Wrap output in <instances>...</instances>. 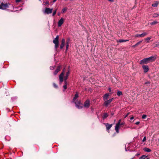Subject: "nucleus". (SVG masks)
I'll list each match as a JSON object with an SVG mask.
<instances>
[{
	"label": "nucleus",
	"mask_w": 159,
	"mask_h": 159,
	"mask_svg": "<svg viewBox=\"0 0 159 159\" xmlns=\"http://www.w3.org/2000/svg\"><path fill=\"white\" fill-rule=\"evenodd\" d=\"M59 36L57 35L56 36V38L53 40V42L55 44L54 48L55 49H57L59 46Z\"/></svg>",
	"instance_id": "nucleus-1"
},
{
	"label": "nucleus",
	"mask_w": 159,
	"mask_h": 159,
	"mask_svg": "<svg viewBox=\"0 0 159 159\" xmlns=\"http://www.w3.org/2000/svg\"><path fill=\"white\" fill-rule=\"evenodd\" d=\"M66 71V68H64L62 70L61 74L59 75V79L60 84H61L62 82L63 81V76L64 75V73Z\"/></svg>",
	"instance_id": "nucleus-2"
},
{
	"label": "nucleus",
	"mask_w": 159,
	"mask_h": 159,
	"mask_svg": "<svg viewBox=\"0 0 159 159\" xmlns=\"http://www.w3.org/2000/svg\"><path fill=\"white\" fill-rule=\"evenodd\" d=\"M10 4L9 3H4L3 2H2L0 5V9L2 10H5L7 8H8L9 7V5Z\"/></svg>",
	"instance_id": "nucleus-3"
},
{
	"label": "nucleus",
	"mask_w": 159,
	"mask_h": 159,
	"mask_svg": "<svg viewBox=\"0 0 159 159\" xmlns=\"http://www.w3.org/2000/svg\"><path fill=\"white\" fill-rule=\"evenodd\" d=\"M149 62V57L143 59L142 60H141L139 62V64H146L148 63Z\"/></svg>",
	"instance_id": "nucleus-4"
},
{
	"label": "nucleus",
	"mask_w": 159,
	"mask_h": 159,
	"mask_svg": "<svg viewBox=\"0 0 159 159\" xmlns=\"http://www.w3.org/2000/svg\"><path fill=\"white\" fill-rule=\"evenodd\" d=\"M113 99V98H112L108 100L104 101L105 102L103 103V105L106 107H107L108 105L112 102Z\"/></svg>",
	"instance_id": "nucleus-5"
},
{
	"label": "nucleus",
	"mask_w": 159,
	"mask_h": 159,
	"mask_svg": "<svg viewBox=\"0 0 159 159\" xmlns=\"http://www.w3.org/2000/svg\"><path fill=\"white\" fill-rule=\"evenodd\" d=\"M84 107H85L88 108L90 106V101L89 99H87L84 102Z\"/></svg>",
	"instance_id": "nucleus-6"
},
{
	"label": "nucleus",
	"mask_w": 159,
	"mask_h": 159,
	"mask_svg": "<svg viewBox=\"0 0 159 159\" xmlns=\"http://www.w3.org/2000/svg\"><path fill=\"white\" fill-rule=\"evenodd\" d=\"M52 9H50L48 7H46L44 13L47 14L51 13L52 12Z\"/></svg>",
	"instance_id": "nucleus-7"
},
{
	"label": "nucleus",
	"mask_w": 159,
	"mask_h": 159,
	"mask_svg": "<svg viewBox=\"0 0 159 159\" xmlns=\"http://www.w3.org/2000/svg\"><path fill=\"white\" fill-rule=\"evenodd\" d=\"M80 101L77 100L76 102L75 101V106L78 109L81 108L82 107L80 106Z\"/></svg>",
	"instance_id": "nucleus-8"
},
{
	"label": "nucleus",
	"mask_w": 159,
	"mask_h": 159,
	"mask_svg": "<svg viewBox=\"0 0 159 159\" xmlns=\"http://www.w3.org/2000/svg\"><path fill=\"white\" fill-rule=\"evenodd\" d=\"M70 43V38H68L67 39L66 41V51L68 50L69 48V44Z\"/></svg>",
	"instance_id": "nucleus-9"
},
{
	"label": "nucleus",
	"mask_w": 159,
	"mask_h": 159,
	"mask_svg": "<svg viewBox=\"0 0 159 159\" xmlns=\"http://www.w3.org/2000/svg\"><path fill=\"white\" fill-rule=\"evenodd\" d=\"M65 42V40L64 39H62L61 41V43L60 46V48L62 49L64 46Z\"/></svg>",
	"instance_id": "nucleus-10"
},
{
	"label": "nucleus",
	"mask_w": 159,
	"mask_h": 159,
	"mask_svg": "<svg viewBox=\"0 0 159 159\" xmlns=\"http://www.w3.org/2000/svg\"><path fill=\"white\" fill-rule=\"evenodd\" d=\"M61 68V66H58L56 70L54 72L53 74L54 75H56L57 73L60 71Z\"/></svg>",
	"instance_id": "nucleus-11"
},
{
	"label": "nucleus",
	"mask_w": 159,
	"mask_h": 159,
	"mask_svg": "<svg viewBox=\"0 0 159 159\" xmlns=\"http://www.w3.org/2000/svg\"><path fill=\"white\" fill-rule=\"evenodd\" d=\"M107 130H109L113 125L112 124H109L108 123H104Z\"/></svg>",
	"instance_id": "nucleus-12"
},
{
	"label": "nucleus",
	"mask_w": 159,
	"mask_h": 159,
	"mask_svg": "<svg viewBox=\"0 0 159 159\" xmlns=\"http://www.w3.org/2000/svg\"><path fill=\"white\" fill-rule=\"evenodd\" d=\"M70 71L69 70H68V71L66 72V75L64 77V79H63V80L64 81H66L67 80L68 78V77L70 75Z\"/></svg>",
	"instance_id": "nucleus-13"
},
{
	"label": "nucleus",
	"mask_w": 159,
	"mask_h": 159,
	"mask_svg": "<svg viewBox=\"0 0 159 159\" xmlns=\"http://www.w3.org/2000/svg\"><path fill=\"white\" fill-rule=\"evenodd\" d=\"M64 21L63 19L61 18L58 21V27H60L62 25Z\"/></svg>",
	"instance_id": "nucleus-14"
},
{
	"label": "nucleus",
	"mask_w": 159,
	"mask_h": 159,
	"mask_svg": "<svg viewBox=\"0 0 159 159\" xmlns=\"http://www.w3.org/2000/svg\"><path fill=\"white\" fill-rule=\"evenodd\" d=\"M142 67L144 70V73L147 72L149 70V68L148 66L143 65Z\"/></svg>",
	"instance_id": "nucleus-15"
},
{
	"label": "nucleus",
	"mask_w": 159,
	"mask_h": 159,
	"mask_svg": "<svg viewBox=\"0 0 159 159\" xmlns=\"http://www.w3.org/2000/svg\"><path fill=\"white\" fill-rule=\"evenodd\" d=\"M120 125L118 124L117 123L116 124V125L115 127V129L116 131V132L117 133H119V128H120Z\"/></svg>",
	"instance_id": "nucleus-16"
},
{
	"label": "nucleus",
	"mask_w": 159,
	"mask_h": 159,
	"mask_svg": "<svg viewBox=\"0 0 159 159\" xmlns=\"http://www.w3.org/2000/svg\"><path fill=\"white\" fill-rule=\"evenodd\" d=\"M156 55H154L150 57V62H152L154 61L156 59Z\"/></svg>",
	"instance_id": "nucleus-17"
},
{
	"label": "nucleus",
	"mask_w": 159,
	"mask_h": 159,
	"mask_svg": "<svg viewBox=\"0 0 159 159\" xmlns=\"http://www.w3.org/2000/svg\"><path fill=\"white\" fill-rule=\"evenodd\" d=\"M109 96V94L106 93L103 96V100L105 101L108 100Z\"/></svg>",
	"instance_id": "nucleus-18"
},
{
	"label": "nucleus",
	"mask_w": 159,
	"mask_h": 159,
	"mask_svg": "<svg viewBox=\"0 0 159 159\" xmlns=\"http://www.w3.org/2000/svg\"><path fill=\"white\" fill-rule=\"evenodd\" d=\"M159 4V2L157 1L154 2V3L152 4V6L153 7H156Z\"/></svg>",
	"instance_id": "nucleus-19"
},
{
	"label": "nucleus",
	"mask_w": 159,
	"mask_h": 159,
	"mask_svg": "<svg viewBox=\"0 0 159 159\" xmlns=\"http://www.w3.org/2000/svg\"><path fill=\"white\" fill-rule=\"evenodd\" d=\"M64 84L63 87L64 89L63 91H64V90H65L67 89V81H64Z\"/></svg>",
	"instance_id": "nucleus-20"
},
{
	"label": "nucleus",
	"mask_w": 159,
	"mask_h": 159,
	"mask_svg": "<svg viewBox=\"0 0 159 159\" xmlns=\"http://www.w3.org/2000/svg\"><path fill=\"white\" fill-rule=\"evenodd\" d=\"M108 116V115L107 113H104L102 116V118L104 120L107 118Z\"/></svg>",
	"instance_id": "nucleus-21"
},
{
	"label": "nucleus",
	"mask_w": 159,
	"mask_h": 159,
	"mask_svg": "<svg viewBox=\"0 0 159 159\" xmlns=\"http://www.w3.org/2000/svg\"><path fill=\"white\" fill-rule=\"evenodd\" d=\"M128 41H129L128 40H124V39H120L119 40L117 41V42H119V43H122V42H126Z\"/></svg>",
	"instance_id": "nucleus-22"
},
{
	"label": "nucleus",
	"mask_w": 159,
	"mask_h": 159,
	"mask_svg": "<svg viewBox=\"0 0 159 159\" xmlns=\"http://www.w3.org/2000/svg\"><path fill=\"white\" fill-rule=\"evenodd\" d=\"M78 94L77 93L75 95V96L73 98V101L74 102L75 101V100L78 98Z\"/></svg>",
	"instance_id": "nucleus-23"
},
{
	"label": "nucleus",
	"mask_w": 159,
	"mask_h": 159,
	"mask_svg": "<svg viewBox=\"0 0 159 159\" xmlns=\"http://www.w3.org/2000/svg\"><path fill=\"white\" fill-rule=\"evenodd\" d=\"M147 34L145 32L143 33L142 34H140V37H144Z\"/></svg>",
	"instance_id": "nucleus-24"
},
{
	"label": "nucleus",
	"mask_w": 159,
	"mask_h": 159,
	"mask_svg": "<svg viewBox=\"0 0 159 159\" xmlns=\"http://www.w3.org/2000/svg\"><path fill=\"white\" fill-rule=\"evenodd\" d=\"M67 10V7H65L63 8L62 11H61V13H64Z\"/></svg>",
	"instance_id": "nucleus-25"
},
{
	"label": "nucleus",
	"mask_w": 159,
	"mask_h": 159,
	"mask_svg": "<svg viewBox=\"0 0 159 159\" xmlns=\"http://www.w3.org/2000/svg\"><path fill=\"white\" fill-rule=\"evenodd\" d=\"M153 16L154 17H156L159 16V14L157 13H154L153 14Z\"/></svg>",
	"instance_id": "nucleus-26"
},
{
	"label": "nucleus",
	"mask_w": 159,
	"mask_h": 159,
	"mask_svg": "<svg viewBox=\"0 0 159 159\" xmlns=\"http://www.w3.org/2000/svg\"><path fill=\"white\" fill-rule=\"evenodd\" d=\"M122 92L121 91H118L117 93V95L118 96L122 95Z\"/></svg>",
	"instance_id": "nucleus-27"
},
{
	"label": "nucleus",
	"mask_w": 159,
	"mask_h": 159,
	"mask_svg": "<svg viewBox=\"0 0 159 159\" xmlns=\"http://www.w3.org/2000/svg\"><path fill=\"white\" fill-rule=\"evenodd\" d=\"M53 87L55 88L56 89H57V88H58V86L55 83H53Z\"/></svg>",
	"instance_id": "nucleus-28"
},
{
	"label": "nucleus",
	"mask_w": 159,
	"mask_h": 159,
	"mask_svg": "<svg viewBox=\"0 0 159 159\" xmlns=\"http://www.w3.org/2000/svg\"><path fill=\"white\" fill-rule=\"evenodd\" d=\"M157 23V21H155L151 23V24L152 25H154Z\"/></svg>",
	"instance_id": "nucleus-29"
},
{
	"label": "nucleus",
	"mask_w": 159,
	"mask_h": 159,
	"mask_svg": "<svg viewBox=\"0 0 159 159\" xmlns=\"http://www.w3.org/2000/svg\"><path fill=\"white\" fill-rule=\"evenodd\" d=\"M147 157V156H146L145 155H143L140 158L142 159H145Z\"/></svg>",
	"instance_id": "nucleus-30"
},
{
	"label": "nucleus",
	"mask_w": 159,
	"mask_h": 159,
	"mask_svg": "<svg viewBox=\"0 0 159 159\" xmlns=\"http://www.w3.org/2000/svg\"><path fill=\"white\" fill-rule=\"evenodd\" d=\"M44 5L46 6L47 7H48L49 5V2L48 1H47L45 3Z\"/></svg>",
	"instance_id": "nucleus-31"
},
{
	"label": "nucleus",
	"mask_w": 159,
	"mask_h": 159,
	"mask_svg": "<svg viewBox=\"0 0 159 159\" xmlns=\"http://www.w3.org/2000/svg\"><path fill=\"white\" fill-rule=\"evenodd\" d=\"M57 10V9L54 11L52 15V16H54L56 14Z\"/></svg>",
	"instance_id": "nucleus-32"
},
{
	"label": "nucleus",
	"mask_w": 159,
	"mask_h": 159,
	"mask_svg": "<svg viewBox=\"0 0 159 159\" xmlns=\"http://www.w3.org/2000/svg\"><path fill=\"white\" fill-rule=\"evenodd\" d=\"M143 150L144 151L149 152V148H144L143 149Z\"/></svg>",
	"instance_id": "nucleus-33"
},
{
	"label": "nucleus",
	"mask_w": 159,
	"mask_h": 159,
	"mask_svg": "<svg viewBox=\"0 0 159 159\" xmlns=\"http://www.w3.org/2000/svg\"><path fill=\"white\" fill-rule=\"evenodd\" d=\"M147 116L146 115H143L142 116L143 119H144L146 118Z\"/></svg>",
	"instance_id": "nucleus-34"
},
{
	"label": "nucleus",
	"mask_w": 159,
	"mask_h": 159,
	"mask_svg": "<svg viewBox=\"0 0 159 159\" xmlns=\"http://www.w3.org/2000/svg\"><path fill=\"white\" fill-rule=\"evenodd\" d=\"M141 41H139L138 43H137L136 44H135V45H139V44H140L141 43Z\"/></svg>",
	"instance_id": "nucleus-35"
},
{
	"label": "nucleus",
	"mask_w": 159,
	"mask_h": 159,
	"mask_svg": "<svg viewBox=\"0 0 159 159\" xmlns=\"http://www.w3.org/2000/svg\"><path fill=\"white\" fill-rule=\"evenodd\" d=\"M135 36L136 37H140V34H137L135 35Z\"/></svg>",
	"instance_id": "nucleus-36"
},
{
	"label": "nucleus",
	"mask_w": 159,
	"mask_h": 159,
	"mask_svg": "<svg viewBox=\"0 0 159 159\" xmlns=\"http://www.w3.org/2000/svg\"><path fill=\"white\" fill-rule=\"evenodd\" d=\"M121 120L120 119L118 121V122L117 123V124H119L120 125V124L121 123Z\"/></svg>",
	"instance_id": "nucleus-37"
},
{
	"label": "nucleus",
	"mask_w": 159,
	"mask_h": 159,
	"mask_svg": "<svg viewBox=\"0 0 159 159\" xmlns=\"http://www.w3.org/2000/svg\"><path fill=\"white\" fill-rule=\"evenodd\" d=\"M146 140V137H144L143 140V142H144Z\"/></svg>",
	"instance_id": "nucleus-38"
},
{
	"label": "nucleus",
	"mask_w": 159,
	"mask_h": 159,
	"mask_svg": "<svg viewBox=\"0 0 159 159\" xmlns=\"http://www.w3.org/2000/svg\"><path fill=\"white\" fill-rule=\"evenodd\" d=\"M21 1V0H15L16 2L17 3L19 2H20Z\"/></svg>",
	"instance_id": "nucleus-39"
},
{
	"label": "nucleus",
	"mask_w": 159,
	"mask_h": 159,
	"mask_svg": "<svg viewBox=\"0 0 159 159\" xmlns=\"http://www.w3.org/2000/svg\"><path fill=\"white\" fill-rule=\"evenodd\" d=\"M124 122H122L120 124V126H122V125H124Z\"/></svg>",
	"instance_id": "nucleus-40"
},
{
	"label": "nucleus",
	"mask_w": 159,
	"mask_h": 159,
	"mask_svg": "<svg viewBox=\"0 0 159 159\" xmlns=\"http://www.w3.org/2000/svg\"><path fill=\"white\" fill-rule=\"evenodd\" d=\"M139 123H140V122L139 121H138V122H136L135 123V124L137 125H138L139 124Z\"/></svg>",
	"instance_id": "nucleus-41"
},
{
	"label": "nucleus",
	"mask_w": 159,
	"mask_h": 159,
	"mask_svg": "<svg viewBox=\"0 0 159 159\" xmlns=\"http://www.w3.org/2000/svg\"><path fill=\"white\" fill-rule=\"evenodd\" d=\"M134 117L132 116L130 118V119L131 120H133L134 119Z\"/></svg>",
	"instance_id": "nucleus-42"
},
{
	"label": "nucleus",
	"mask_w": 159,
	"mask_h": 159,
	"mask_svg": "<svg viewBox=\"0 0 159 159\" xmlns=\"http://www.w3.org/2000/svg\"><path fill=\"white\" fill-rule=\"evenodd\" d=\"M108 90L109 92H111V89L110 88H109Z\"/></svg>",
	"instance_id": "nucleus-43"
},
{
	"label": "nucleus",
	"mask_w": 159,
	"mask_h": 159,
	"mask_svg": "<svg viewBox=\"0 0 159 159\" xmlns=\"http://www.w3.org/2000/svg\"><path fill=\"white\" fill-rule=\"evenodd\" d=\"M129 115V113H128V114H127L125 116V118H126V117H127L128 115Z\"/></svg>",
	"instance_id": "nucleus-44"
},
{
	"label": "nucleus",
	"mask_w": 159,
	"mask_h": 159,
	"mask_svg": "<svg viewBox=\"0 0 159 159\" xmlns=\"http://www.w3.org/2000/svg\"><path fill=\"white\" fill-rule=\"evenodd\" d=\"M109 1L112 2L114 1V0H108Z\"/></svg>",
	"instance_id": "nucleus-45"
},
{
	"label": "nucleus",
	"mask_w": 159,
	"mask_h": 159,
	"mask_svg": "<svg viewBox=\"0 0 159 159\" xmlns=\"http://www.w3.org/2000/svg\"><path fill=\"white\" fill-rule=\"evenodd\" d=\"M114 115V113H111V117L112 116H113Z\"/></svg>",
	"instance_id": "nucleus-46"
},
{
	"label": "nucleus",
	"mask_w": 159,
	"mask_h": 159,
	"mask_svg": "<svg viewBox=\"0 0 159 159\" xmlns=\"http://www.w3.org/2000/svg\"><path fill=\"white\" fill-rule=\"evenodd\" d=\"M146 40H149V37H147L146 38Z\"/></svg>",
	"instance_id": "nucleus-47"
},
{
	"label": "nucleus",
	"mask_w": 159,
	"mask_h": 159,
	"mask_svg": "<svg viewBox=\"0 0 159 159\" xmlns=\"http://www.w3.org/2000/svg\"><path fill=\"white\" fill-rule=\"evenodd\" d=\"M57 0H53V2H55Z\"/></svg>",
	"instance_id": "nucleus-48"
},
{
	"label": "nucleus",
	"mask_w": 159,
	"mask_h": 159,
	"mask_svg": "<svg viewBox=\"0 0 159 159\" xmlns=\"http://www.w3.org/2000/svg\"><path fill=\"white\" fill-rule=\"evenodd\" d=\"M60 14V13H58V15L59 16Z\"/></svg>",
	"instance_id": "nucleus-49"
},
{
	"label": "nucleus",
	"mask_w": 159,
	"mask_h": 159,
	"mask_svg": "<svg viewBox=\"0 0 159 159\" xmlns=\"http://www.w3.org/2000/svg\"><path fill=\"white\" fill-rule=\"evenodd\" d=\"M157 45L158 46H159V42L157 44Z\"/></svg>",
	"instance_id": "nucleus-50"
},
{
	"label": "nucleus",
	"mask_w": 159,
	"mask_h": 159,
	"mask_svg": "<svg viewBox=\"0 0 159 159\" xmlns=\"http://www.w3.org/2000/svg\"><path fill=\"white\" fill-rule=\"evenodd\" d=\"M137 46V45H135H135H134L133 46L134 47H136V46Z\"/></svg>",
	"instance_id": "nucleus-51"
},
{
	"label": "nucleus",
	"mask_w": 159,
	"mask_h": 159,
	"mask_svg": "<svg viewBox=\"0 0 159 159\" xmlns=\"http://www.w3.org/2000/svg\"><path fill=\"white\" fill-rule=\"evenodd\" d=\"M148 82H146L145 83V84H148Z\"/></svg>",
	"instance_id": "nucleus-52"
},
{
	"label": "nucleus",
	"mask_w": 159,
	"mask_h": 159,
	"mask_svg": "<svg viewBox=\"0 0 159 159\" xmlns=\"http://www.w3.org/2000/svg\"><path fill=\"white\" fill-rule=\"evenodd\" d=\"M52 67H50V69H52V68H52Z\"/></svg>",
	"instance_id": "nucleus-53"
},
{
	"label": "nucleus",
	"mask_w": 159,
	"mask_h": 159,
	"mask_svg": "<svg viewBox=\"0 0 159 159\" xmlns=\"http://www.w3.org/2000/svg\"><path fill=\"white\" fill-rule=\"evenodd\" d=\"M52 67H50V69H52V68H52Z\"/></svg>",
	"instance_id": "nucleus-54"
},
{
	"label": "nucleus",
	"mask_w": 159,
	"mask_h": 159,
	"mask_svg": "<svg viewBox=\"0 0 159 159\" xmlns=\"http://www.w3.org/2000/svg\"><path fill=\"white\" fill-rule=\"evenodd\" d=\"M39 1H41V0H39Z\"/></svg>",
	"instance_id": "nucleus-55"
},
{
	"label": "nucleus",
	"mask_w": 159,
	"mask_h": 159,
	"mask_svg": "<svg viewBox=\"0 0 159 159\" xmlns=\"http://www.w3.org/2000/svg\"><path fill=\"white\" fill-rule=\"evenodd\" d=\"M151 151V150L150 149V152Z\"/></svg>",
	"instance_id": "nucleus-56"
},
{
	"label": "nucleus",
	"mask_w": 159,
	"mask_h": 159,
	"mask_svg": "<svg viewBox=\"0 0 159 159\" xmlns=\"http://www.w3.org/2000/svg\"><path fill=\"white\" fill-rule=\"evenodd\" d=\"M65 0L66 1L67 0Z\"/></svg>",
	"instance_id": "nucleus-57"
}]
</instances>
